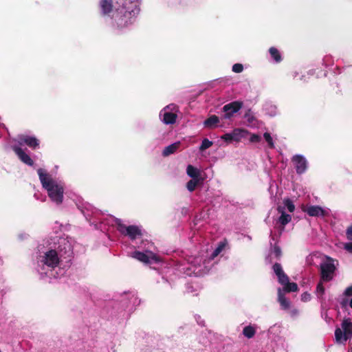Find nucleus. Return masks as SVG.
Instances as JSON below:
<instances>
[{
    "instance_id": "obj_1",
    "label": "nucleus",
    "mask_w": 352,
    "mask_h": 352,
    "mask_svg": "<svg viewBox=\"0 0 352 352\" xmlns=\"http://www.w3.org/2000/svg\"><path fill=\"white\" fill-rule=\"evenodd\" d=\"M139 0H101L104 14L111 13L112 23L122 29L131 25L139 12Z\"/></svg>"
},
{
    "instance_id": "obj_2",
    "label": "nucleus",
    "mask_w": 352,
    "mask_h": 352,
    "mask_svg": "<svg viewBox=\"0 0 352 352\" xmlns=\"http://www.w3.org/2000/svg\"><path fill=\"white\" fill-rule=\"evenodd\" d=\"M38 174L42 186L47 192L50 199L57 204L62 203L64 193L63 184L60 182L54 179L51 175L42 168L38 170Z\"/></svg>"
},
{
    "instance_id": "obj_3",
    "label": "nucleus",
    "mask_w": 352,
    "mask_h": 352,
    "mask_svg": "<svg viewBox=\"0 0 352 352\" xmlns=\"http://www.w3.org/2000/svg\"><path fill=\"white\" fill-rule=\"evenodd\" d=\"M352 338V322L350 319H344L341 323L340 327L335 331V340L338 344H345Z\"/></svg>"
},
{
    "instance_id": "obj_4",
    "label": "nucleus",
    "mask_w": 352,
    "mask_h": 352,
    "mask_svg": "<svg viewBox=\"0 0 352 352\" xmlns=\"http://www.w3.org/2000/svg\"><path fill=\"white\" fill-rule=\"evenodd\" d=\"M286 209L289 212H293L295 210L294 203L289 198L284 199L283 204L281 205H278L277 208V210L280 214V217L278 219V223L280 224L282 229H283L284 226L292 220V216L289 214H286Z\"/></svg>"
},
{
    "instance_id": "obj_5",
    "label": "nucleus",
    "mask_w": 352,
    "mask_h": 352,
    "mask_svg": "<svg viewBox=\"0 0 352 352\" xmlns=\"http://www.w3.org/2000/svg\"><path fill=\"white\" fill-rule=\"evenodd\" d=\"M322 280L323 281H329L333 277V274L336 270L335 261L327 258L320 265Z\"/></svg>"
},
{
    "instance_id": "obj_6",
    "label": "nucleus",
    "mask_w": 352,
    "mask_h": 352,
    "mask_svg": "<svg viewBox=\"0 0 352 352\" xmlns=\"http://www.w3.org/2000/svg\"><path fill=\"white\" fill-rule=\"evenodd\" d=\"M116 223L118 226V230L123 234L128 236L131 239H135L141 236V230L135 226H126L121 220L116 219Z\"/></svg>"
},
{
    "instance_id": "obj_7",
    "label": "nucleus",
    "mask_w": 352,
    "mask_h": 352,
    "mask_svg": "<svg viewBox=\"0 0 352 352\" xmlns=\"http://www.w3.org/2000/svg\"><path fill=\"white\" fill-rule=\"evenodd\" d=\"M177 107L174 104H170L164 108L160 112L162 121L166 124H173L177 118Z\"/></svg>"
},
{
    "instance_id": "obj_8",
    "label": "nucleus",
    "mask_w": 352,
    "mask_h": 352,
    "mask_svg": "<svg viewBox=\"0 0 352 352\" xmlns=\"http://www.w3.org/2000/svg\"><path fill=\"white\" fill-rule=\"evenodd\" d=\"M131 256L144 263H151L159 261L157 255L150 251L145 252L135 251L131 254Z\"/></svg>"
},
{
    "instance_id": "obj_9",
    "label": "nucleus",
    "mask_w": 352,
    "mask_h": 352,
    "mask_svg": "<svg viewBox=\"0 0 352 352\" xmlns=\"http://www.w3.org/2000/svg\"><path fill=\"white\" fill-rule=\"evenodd\" d=\"M40 261L47 267L54 268L58 264L59 258L57 252L51 250L45 253Z\"/></svg>"
},
{
    "instance_id": "obj_10",
    "label": "nucleus",
    "mask_w": 352,
    "mask_h": 352,
    "mask_svg": "<svg viewBox=\"0 0 352 352\" xmlns=\"http://www.w3.org/2000/svg\"><path fill=\"white\" fill-rule=\"evenodd\" d=\"M302 210L311 217H324L329 214V210L323 209L318 206H302Z\"/></svg>"
},
{
    "instance_id": "obj_11",
    "label": "nucleus",
    "mask_w": 352,
    "mask_h": 352,
    "mask_svg": "<svg viewBox=\"0 0 352 352\" xmlns=\"http://www.w3.org/2000/svg\"><path fill=\"white\" fill-rule=\"evenodd\" d=\"M242 107V102L234 101L226 104L223 107V111L225 113L224 118L230 119L235 113L239 111Z\"/></svg>"
},
{
    "instance_id": "obj_12",
    "label": "nucleus",
    "mask_w": 352,
    "mask_h": 352,
    "mask_svg": "<svg viewBox=\"0 0 352 352\" xmlns=\"http://www.w3.org/2000/svg\"><path fill=\"white\" fill-rule=\"evenodd\" d=\"M292 162L296 169L298 173H304L307 168V162L306 159L300 155H296L293 157Z\"/></svg>"
},
{
    "instance_id": "obj_13",
    "label": "nucleus",
    "mask_w": 352,
    "mask_h": 352,
    "mask_svg": "<svg viewBox=\"0 0 352 352\" xmlns=\"http://www.w3.org/2000/svg\"><path fill=\"white\" fill-rule=\"evenodd\" d=\"M274 273L276 274L278 282L283 286H285L289 282L288 276L283 271L282 267L280 264L276 263L273 266Z\"/></svg>"
},
{
    "instance_id": "obj_14",
    "label": "nucleus",
    "mask_w": 352,
    "mask_h": 352,
    "mask_svg": "<svg viewBox=\"0 0 352 352\" xmlns=\"http://www.w3.org/2000/svg\"><path fill=\"white\" fill-rule=\"evenodd\" d=\"M19 143L21 144H26L32 148H36L39 145L38 140L32 136L21 135L19 138Z\"/></svg>"
},
{
    "instance_id": "obj_15",
    "label": "nucleus",
    "mask_w": 352,
    "mask_h": 352,
    "mask_svg": "<svg viewBox=\"0 0 352 352\" xmlns=\"http://www.w3.org/2000/svg\"><path fill=\"white\" fill-rule=\"evenodd\" d=\"M14 151L23 162L30 166L33 164V161L30 157L26 154L21 148L14 147Z\"/></svg>"
},
{
    "instance_id": "obj_16",
    "label": "nucleus",
    "mask_w": 352,
    "mask_h": 352,
    "mask_svg": "<svg viewBox=\"0 0 352 352\" xmlns=\"http://www.w3.org/2000/svg\"><path fill=\"white\" fill-rule=\"evenodd\" d=\"M249 134L248 131L242 129H235L231 132L233 141L239 142L243 138Z\"/></svg>"
},
{
    "instance_id": "obj_17",
    "label": "nucleus",
    "mask_w": 352,
    "mask_h": 352,
    "mask_svg": "<svg viewBox=\"0 0 352 352\" xmlns=\"http://www.w3.org/2000/svg\"><path fill=\"white\" fill-rule=\"evenodd\" d=\"M278 300L280 304L281 307L284 309H287L289 308L290 302L284 296L283 291L281 289H278Z\"/></svg>"
},
{
    "instance_id": "obj_18",
    "label": "nucleus",
    "mask_w": 352,
    "mask_h": 352,
    "mask_svg": "<svg viewBox=\"0 0 352 352\" xmlns=\"http://www.w3.org/2000/svg\"><path fill=\"white\" fill-rule=\"evenodd\" d=\"M180 143L175 142L164 148L163 151V155L168 156L170 154L174 153L179 148Z\"/></svg>"
},
{
    "instance_id": "obj_19",
    "label": "nucleus",
    "mask_w": 352,
    "mask_h": 352,
    "mask_svg": "<svg viewBox=\"0 0 352 352\" xmlns=\"http://www.w3.org/2000/svg\"><path fill=\"white\" fill-rule=\"evenodd\" d=\"M186 173L192 179H198L200 176V171L197 168L192 166V165H188L186 168Z\"/></svg>"
},
{
    "instance_id": "obj_20",
    "label": "nucleus",
    "mask_w": 352,
    "mask_h": 352,
    "mask_svg": "<svg viewBox=\"0 0 352 352\" xmlns=\"http://www.w3.org/2000/svg\"><path fill=\"white\" fill-rule=\"evenodd\" d=\"M256 328L254 326L248 325L243 328V334L248 338H252L256 333Z\"/></svg>"
},
{
    "instance_id": "obj_21",
    "label": "nucleus",
    "mask_w": 352,
    "mask_h": 352,
    "mask_svg": "<svg viewBox=\"0 0 352 352\" xmlns=\"http://www.w3.org/2000/svg\"><path fill=\"white\" fill-rule=\"evenodd\" d=\"M219 122V119L216 116H212L204 121V125L206 127H213L216 126Z\"/></svg>"
},
{
    "instance_id": "obj_22",
    "label": "nucleus",
    "mask_w": 352,
    "mask_h": 352,
    "mask_svg": "<svg viewBox=\"0 0 352 352\" xmlns=\"http://www.w3.org/2000/svg\"><path fill=\"white\" fill-rule=\"evenodd\" d=\"M270 53L271 56L274 59V60L276 62L280 61V60H281L280 55L278 51L276 48L271 47L270 49Z\"/></svg>"
},
{
    "instance_id": "obj_23",
    "label": "nucleus",
    "mask_w": 352,
    "mask_h": 352,
    "mask_svg": "<svg viewBox=\"0 0 352 352\" xmlns=\"http://www.w3.org/2000/svg\"><path fill=\"white\" fill-rule=\"evenodd\" d=\"M284 287V290L287 292H296L298 290V285L294 283H287Z\"/></svg>"
},
{
    "instance_id": "obj_24",
    "label": "nucleus",
    "mask_w": 352,
    "mask_h": 352,
    "mask_svg": "<svg viewBox=\"0 0 352 352\" xmlns=\"http://www.w3.org/2000/svg\"><path fill=\"white\" fill-rule=\"evenodd\" d=\"M199 179H192L190 180L186 185L188 190L190 192L193 191L198 184Z\"/></svg>"
},
{
    "instance_id": "obj_25",
    "label": "nucleus",
    "mask_w": 352,
    "mask_h": 352,
    "mask_svg": "<svg viewBox=\"0 0 352 352\" xmlns=\"http://www.w3.org/2000/svg\"><path fill=\"white\" fill-rule=\"evenodd\" d=\"M212 145V142L210 141L208 139H204L202 143L199 147L200 151H204L208 148H210Z\"/></svg>"
},
{
    "instance_id": "obj_26",
    "label": "nucleus",
    "mask_w": 352,
    "mask_h": 352,
    "mask_svg": "<svg viewBox=\"0 0 352 352\" xmlns=\"http://www.w3.org/2000/svg\"><path fill=\"white\" fill-rule=\"evenodd\" d=\"M263 137L270 148L274 147L273 139L269 133H265Z\"/></svg>"
},
{
    "instance_id": "obj_27",
    "label": "nucleus",
    "mask_w": 352,
    "mask_h": 352,
    "mask_svg": "<svg viewBox=\"0 0 352 352\" xmlns=\"http://www.w3.org/2000/svg\"><path fill=\"white\" fill-rule=\"evenodd\" d=\"M243 67L241 64L236 63L232 66V71L236 73H240L243 71Z\"/></svg>"
},
{
    "instance_id": "obj_28",
    "label": "nucleus",
    "mask_w": 352,
    "mask_h": 352,
    "mask_svg": "<svg viewBox=\"0 0 352 352\" xmlns=\"http://www.w3.org/2000/svg\"><path fill=\"white\" fill-rule=\"evenodd\" d=\"M261 140V136L256 135V134H252L250 138V141L251 142H259Z\"/></svg>"
},
{
    "instance_id": "obj_29",
    "label": "nucleus",
    "mask_w": 352,
    "mask_h": 352,
    "mask_svg": "<svg viewBox=\"0 0 352 352\" xmlns=\"http://www.w3.org/2000/svg\"><path fill=\"white\" fill-rule=\"evenodd\" d=\"M316 292L318 296H322L324 294V288L322 286V283H319L317 286Z\"/></svg>"
},
{
    "instance_id": "obj_30",
    "label": "nucleus",
    "mask_w": 352,
    "mask_h": 352,
    "mask_svg": "<svg viewBox=\"0 0 352 352\" xmlns=\"http://www.w3.org/2000/svg\"><path fill=\"white\" fill-rule=\"evenodd\" d=\"M221 138L228 142L233 141L231 133H226L225 135H222Z\"/></svg>"
},
{
    "instance_id": "obj_31",
    "label": "nucleus",
    "mask_w": 352,
    "mask_h": 352,
    "mask_svg": "<svg viewBox=\"0 0 352 352\" xmlns=\"http://www.w3.org/2000/svg\"><path fill=\"white\" fill-rule=\"evenodd\" d=\"M272 254L278 258L281 254V251L278 247H274L272 251Z\"/></svg>"
},
{
    "instance_id": "obj_32",
    "label": "nucleus",
    "mask_w": 352,
    "mask_h": 352,
    "mask_svg": "<svg viewBox=\"0 0 352 352\" xmlns=\"http://www.w3.org/2000/svg\"><path fill=\"white\" fill-rule=\"evenodd\" d=\"M224 248V245L223 244H221L219 245L217 248L216 250L214 251L213 254H212V256L213 257H215L217 256L221 252V250H223V248Z\"/></svg>"
},
{
    "instance_id": "obj_33",
    "label": "nucleus",
    "mask_w": 352,
    "mask_h": 352,
    "mask_svg": "<svg viewBox=\"0 0 352 352\" xmlns=\"http://www.w3.org/2000/svg\"><path fill=\"white\" fill-rule=\"evenodd\" d=\"M310 299L311 295L307 292H305L301 295V300L304 302H307L310 300Z\"/></svg>"
},
{
    "instance_id": "obj_34",
    "label": "nucleus",
    "mask_w": 352,
    "mask_h": 352,
    "mask_svg": "<svg viewBox=\"0 0 352 352\" xmlns=\"http://www.w3.org/2000/svg\"><path fill=\"white\" fill-rule=\"evenodd\" d=\"M346 234L347 239L349 240H352V225L347 228Z\"/></svg>"
},
{
    "instance_id": "obj_35",
    "label": "nucleus",
    "mask_w": 352,
    "mask_h": 352,
    "mask_svg": "<svg viewBox=\"0 0 352 352\" xmlns=\"http://www.w3.org/2000/svg\"><path fill=\"white\" fill-rule=\"evenodd\" d=\"M344 248L349 252L352 253V242L344 243Z\"/></svg>"
},
{
    "instance_id": "obj_36",
    "label": "nucleus",
    "mask_w": 352,
    "mask_h": 352,
    "mask_svg": "<svg viewBox=\"0 0 352 352\" xmlns=\"http://www.w3.org/2000/svg\"><path fill=\"white\" fill-rule=\"evenodd\" d=\"M344 294L346 296H352V285L346 288V289L344 292Z\"/></svg>"
},
{
    "instance_id": "obj_37",
    "label": "nucleus",
    "mask_w": 352,
    "mask_h": 352,
    "mask_svg": "<svg viewBox=\"0 0 352 352\" xmlns=\"http://www.w3.org/2000/svg\"><path fill=\"white\" fill-rule=\"evenodd\" d=\"M245 118L248 122L249 125H252L253 120H254V117L249 113L245 115Z\"/></svg>"
},
{
    "instance_id": "obj_38",
    "label": "nucleus",
    "mask_w": 352,
    "mask_h": 352,
    "mask_svg": "<svg viewBox=\"0 0 352 352\" xmlns=\"http://www.w3.org/2000/svg\"><path fill=\"white\" fill-rule=\"evenodd\" d=\"M38 271L40 272V273L41 274L47 275V272H44V271H42V270H38Z\"/></svg>"
},
{
    "instance_id": "obj_39",
    "label": "nucleus",
    "mask_w": 352,
    "mask_h": 352,
    "mask_svg": "<svg viewBox=\"0 0 352 352\" xmlns=\"http://www.w3.org/2000/svg\"><path fill=\"white\" fill-rule=\"evenodd\" d=\"M349 306L352 308V298L351 299L349 302Z\"/></svg>"
}]
</instances>
